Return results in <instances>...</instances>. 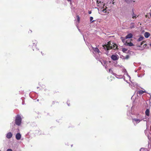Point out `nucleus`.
<instances>
[{
    "mask_svg": "<svg viewBox=\"0 0 151 151\" xmlns=\"http://www.w3.org/2000/svg\"><path fill=\"white\" fill-rule=\"evenodd\" d=\"M143 90H144L143 91L141 90L139 91H138L137 93L141 95V94H143L144 93H146L145 90H144V89H143Z\"/></svg>",
    "mask_w": 151,
    "mask_h": 151,
    "instance_id": "9b49d317",
    "label": "nucleus"
},
{
    "mask_svg": "<svg viewBox=\"0 0 151 151\" xmlns=\"http://www.w3.org/2000/svg\"><path fill=\"white\" fill-rule=\"evenodd\" d=\"M145 113L146 115L148 116H149L150 113V111L149 109H146V110L145 111Z\"/></svg>",
    "mask_w": 151,
    "mask_h": 151,
    "instance_id": "f3484780",
    "label": "nucleus"
},
{
    "mask_svg": "<svg viewBox=\"0 0 151 151\" xmlns=\"http://www.w3.org/2000/svg\"><path fill=\"white\" fill-rule=\"evenodd\" d=\"M121 38L122 40V41L124 43H124L126 42V41H125V40L126 39H125V38H124L123 37H121Z\"/></svg>",
    "mask_w": 151,
    "mask_h": 151,
    "instance_id": "aec40b11",
    "label": "nucleus"
},
{
    "mask_svg": "<svg viewBox=\"0 0 151 151\" xmlns=\"http://www.w3.org/2000/svg\"><path fill=\"white\" fill-rule=\"evenodd\" d=\"M127 80H129V78L128 77H126L125 80H127Z\"/></svg>",
    "mask_w": 151,
    "mask_h": 151,
    "instance_id": "7c9ffc66",
    "label": "nucleus"
},
{
    "mask_svg": "<svg viewBox=\"0 0 151 151\" xmlns=\"http://www.w3.org/2000/svg\"><path fill=\"white\" fill-rule=\"evenodd\" d=\"M133 35L132 33L128 34L125 37V39H129L132 37Z\"/></svg>",
    "mask_w": 151,
    "mask_h": 151,
    "instance_id": "9d476101",
    "label": "nucleus"
},
{
    "mask_svg": "<svg viewBox=\"0 0 151 151\" xmlns=\"http://www.w3.org/2000/svg\"><path fill=\"white\" fill-rule=\"evenodd\" d=\"M138 17V16H137L136 15L134 14V13H133L132 14V17L133 19H136Z\"/></svg>",
    "mask_w": 151,
    "mask_h": 151,
    "instance_id": "a211bd4d",
    "label": "nucleus"
},
{
    "mask_svg": "<svg viewBox=\"0 0 151 151\" xmlns=\"http://www.w3.org/2000/svg\"><path fill=\"white\" fill-rule=\"evenodd\" d=\"M122 51L124 53H127L128 52V50L127 49L123 48L122 49Z\"/></svg>",
    "mask_w": 151,
    "mask_h": 151,
    "instance_id": "6ab92c4d",
    "label": "nucleus"
},
{
    "mask_svg": "<svg viewBox=\"0 0 151 151\" xmlns=\"http://www.w3.org/2000/svg\"><path fill=\"white\" fill-rule=\"evenodd\" d=\"M150 17H151V13H150Z\"/></svg>",
    "mask_w": 151,
    "mask_h": 151,
    "instance_id": "f704fd0d",
    "label": "nucleus"
},
{
    "mask_svg": "<svg viewBox=\"0 0 151 151\" xmlns=\"http://www.w3.org/2000/svg\"><path fill=\"white\" fill-rule=\"evenodd\" d=\"M146 45L145 44L144 45H143L144 46V47H145L146 46Z\"/></svg>",
    "mask_w": 151,
    "mask_h": 151,
    "instance_id": "473e14b6",
    "label": "nucleus"
},
{
    "mask_svg": "<svg viewBox=\"0 0 151 151\" xmlns=\"http://www.w3.org/2000/svg\"><path fill=\"white\" fill-rule=\"evenodd\" d=\"M109 73H111L112 74H113L114 73H113V72H112V69H109Z\"/></svg>",
    "mask_w": 151,
    "mask_h": 151,
    "instance_id": "bb28decb",
    "label": "nucleus"
},
{
    "mask_svg": "<svg viewBox=\"0 0 151 151\" xmlns=\"http://www.w3.org/2000/svg\"><path fill=\"white\" fill-rule=\"evenodd\" d=\"M78 30H79V31H80V29H78Z\"/></svg>",
    "mask_w": 151,
    "mask_h": 151,
    "instance_id": "e433bc0d",
    "label": "nucleus"
},
{
    "mask_svg": "<svg viewBox=\"0 0 151 151\" xmlns=\"http://www.w3.org/2000/svg\"><path fill=\"white\" fill-rule=\"evenodd\" d=\"M140 151H147V150L145 148H142L140 149Z\"/></svg>",
    "mask_w": 151,
    "mask_h": 151,
    "instance_id": "393cba45",
    "label": "nucleus"
},
{
    "mask_svg": "<svg viewBox=\"0 0 151 151\" xmlns=\"http://www.w3.org/2000/svg\"><path fill=\"white\" fill-rule=\"evenodd\" d=\"M132 84L130 85L132 89H134V88H133V86L134 87L136 86V84L134 83H133L131 82Z\"/></svg>",
    "mask_w": 151,
    "mask_h": 151,
    "instance_id": "5701e85b",
    "label": "nucleus"
},
{
    "mask_svg": "<svg viewBox=\"0 0 151 151\" xmlns=\"http://www.w3.org/2000/svg\"><path fill=\"white\" fill-rule=\"evenodd\" d=\"M101 64L104 66H105L106 68V65L107 63V62L105 60H103L102 61H101Z\"/></svg>",
    "mask_w": 151,
    "mask_h": 151,
    "instance_id": "f8f14e48",
    "label": "nucleus"
},
{
    "mask_svg": "<svg viewBox=\"0 0 151 151\" xmlns=\"http://www.w3.org/2000/svg\"><path fill=\"white\" fill-rule=\"evenodd\" d=\"M127 56H127V58H128Z\"/></svg>",
    "mask_w": 151,
    "mask_h": 151,
    "instance_id": "c9c22d12",
    "label": "nucleus"
},
{
    "mask_svg": "<svg viewBox=\"0 0 151 151\" xmlns=\"http://www.w3.org/2000/svg\"><path fill=\"white\" fill-rule=\"evenodd\" d=\"M80 21V18L78 16H77L76 17V24H78Z\"/></svg>",
    "mask_w": 151,
    "mask_h": 151,
    "instance_id": "2eb2a0df",
    "label": "nucleus"
},
{
    "mask_svg": "<svg viewBox=\"0 0 151 151\" xmlns=\"http://www.w3.org/2000/svg\"><path fill=\"white\" fill-rule=\"evenodd\" d=\"M21 137V135L20 133H17L16 135V138L18 140H19Z\"/></svg>",
    "mask_w": 151,
    "mask_h": 151,
    "instance_id": "1a4fd4ad",
    "label": "nucleus"
},
{
    "mask_svg": "<svg viewBox=\"0 0 151 151\" xmlns=\"http://www.w3.org/2000/svg\"><path fill=\"white\" fill-rule=\"evenodd\" d=\"M12 136L13 134L11 132H9L6 134V137L9 139L12 138Z\"/></svg>",
    "mask_w": 151,
    "mask_h": 151,
    "instance_id": "6e6552de",
    "label": "nucleus"
},
{
    "mask_svg": "<svg viewBox=\"0 0 151 151\" xmlns=\"http://www.w3.org/2000/svg\"><path fill=\"white\" fill-rule=\"evenodd\" d=\"M111 58L113 60H116L118 59L119 56L117 54H113L111 56Z\"/></svg>",
    "mask_w": 151,
    "mask_h": 151,
    "instance_id": "423d86ee",
    "label": "nucleus"
},
{
    "mask_svg": "<svg viewBox=\"0 0 151 151\" xmlns=\"http://www.w3.org/2000/svg\"><path fill=\"white\" fill-rule=\"evenodd\" d=\"M116 67H119V68H122V72L123 73H124V76H122L123 78H124V80L125 81L127 82V83H128V82H127V80H125L126 77H128V78H129V80L130 81L131 77L128 75V73H127V71L122 66H121L120 65H116Z\"/></svg>",
    "mask_w": 151,
    "mask_h": 151,
    "instance_id": "7ed1b4c3",
    "label": "nucleus"
},
{
    "mask_svg": "<svg viewBox=\"0 0 151 151\" xmlns=\"http://www.w3.org/2000/svg\"><path fill=\"white\" fill-rule=\"evenodd\" d=\"M125 1L127 3H130L132 2H134V1L133 0H125Z\"/></svg>",
    "mask_w": 151,
    "mask_h": 151,
    "instance_id": "dca6fc26",
    "label": "nucleus"
},
{
    "mask_svg": "<svg viewBox=\"0 0 151 151\" xmlns=\"http://www.w3.org/2000/svg\"><path fill=\"white\" fill-rule=\"evenodd\" d=\"M134 24L133 23H132V26L130 27V28L132 29V28H134Z\"/></svg>",
    "mask_w": 151,
    "mask_h": 151,
    "instance_id": "cd10ccee",
    "label": "nucleus"
},
{
    "mask_svg": "<svg viewBox=\"0 0 151 151\" xmlns=\"http://www.w3.org/2000/svg\"><path fill=\"white\" fill-rule=\"evenodd\" d=\"M93 19V17H90V21L91 22H93L94 21H92Z\"/></svg>",
    "mask_w": 151,
    "mask_h": 151,
    "instance_id": "a878e982",
    "label": "nucleus"
},
{
    "mask_svg": "<svg viewBox=\"0 0 151 151\" xmlns=\"http://www.w3.org/2000/svg\"><path fill=\"white\" fill-rule=\"evenodd\" d=\"M99 14L102 15H107L109 13L107 10L106 9H104L103 8L99 10Z\"/></svg>",
    "mask_w": 151,
    "mask_h": 151,
    "instance_id": "39448f33",
    "label": "nucleus"
},
{
    "mask_svg": "<svg viewBox=\"0 0 151 151\" xmlns=\"http://www.w3.org/2000/svg\"><path fill=\"white\" fill-rule=\"evenodd\" d=\"M144 42L143 41L142 42H141L140 44H137V47H141V45H142V44Z\"/></svg>",
    "mask_w": 151,
    "mask_h": 151,
    "instance_id": "4be33fe9",
    "label": "nucleus"
},
{
    "mask_svg": "<svg viewBox=\"0 0 151 151\" xmlns=\"http://www.w3.org/2000/svg\"><path fill=\"white\" fill-rule=\"evenodd\" d=\"M127 115L128 116H131V113H130V111H129V112H127Z\"/></svg>",
    "mask_w": 151,
    "mask_h": 151,
    "instance_id": "c85d7f7f",
    "label": "nucleus"
},
{
    "mask_svg": "<svg viewBox=\"0 0 151 151\" xmlns=\"http://www.w3.org/2000/svg\"><path fill=\"white\" fill-rule=\"evenodd\" d=\"M113 75L118 78H123L122 76V75H117L116 74L114 73Z\"/></svg>",
    "mask_w": 151,
    "mask_h": 151,
    "instance_id": "ddd939ff",
    "label": "nucleus"
},
{
    "mask_svg": "<svg viewBox=\"0 0 151 151\" xmlns=\"http://www.w3.org/2000/svg\"><path fill=\"white\" fill-rule=\"evenodd\" d=\"M6 151H12V149H7Z\"/></svg>",
    "mask_w": 151,
    "mask_h": 151,
    "instance_id": "c756f323",
    "label": "nucleus"
},
{
    "mask_svg": "<svg viewBox=\"0 0 151 151\" xmlns=\"http://www.w3.org/2000/svg\"><path fill=\"white\" fill-rule=\"evenodd\" d=\"M92 49L91 50H92L93 53L94 55V56L97 59H99L101 54V52L100 51L98 48L97 47H93L91 46Z\"/></svg>",
    "mask_w": 151,
    "mask_h": 151,
    "instance_id": "f03ea898",
    "label": "nucleus"
},
{
    "mask_svg": "<svg viewBox=\"0 0 151 151\" xmlns=\"http://www.w3.org/2000/svg\"><path fill=\"white\" fill-rule=\"evenodd\" d=\"M144 37L143 36H140L139 38L138 39L137 41H140L142 40L144 38Z\"/></svg>",
    "mask_w": 151,
    "mask_h": 151,
    "instance_id": "412c9836",
    "label": "nucleus"
},
{
    "mask_svg": "<svg viewBox=\"0 0 151 151\" xmlns=\"http://www.w3.org/2000/svg\"><path fill=\"white\" fill-rule=\"evenodd\" d=\"M124 45L127 46H132L134 45V44L131 42H128V40H127L126 41V42L124 43Z\"/></svg>",
    "mask_w": 151,
    "mask_h": 151,
    "instance_id": "0eeeda50",
    "label": "nucleus"
},
{
    "mask_svg": "<svg viewBox=\"0 0 151 151\" xmlns=\"http://www.w3.org/2000/svg\"><path fill=\"white\" fill-rule=\"evenodd\" d=\"M144 36L146 38H148L150 36V34L148 32H145L144 34Z\"/></svg>",
    "mask_w": 151,
    "mask_h": 151,
    "instance_id": "4468645a",
    "label": "nucleus"
},
{
    "mask_svg": "<svg viewBox=\"0 0 151 151\" xmlns=\"http://www.w3.org/2000/svg\"><path fill=\"white\" fill-rule=\"evenodd\" d=\"M21 121L22 119L21 116L19 115H17L15 117V124L18 126H20L21 124Z\"/></svg>",
    "mask_w": 151,
    "mask_h": 151,
    "instance_id": "20e7f679",
    "label": "nucleus"
},
{
    "mask_svg": "<svg viewBox=\"0 0 151 151\" xmlns=\"http://www.w3.org/2000/svg\"><path fill=\"white\" fill-rule=\"evenodd\" d=\"M103 46L105 50H107L112 49L115 50L117 48L116 45L111 42H109L107 44L103 45Z\"/></svg>",
    "mask_w": 151,
    "mask_h": 151,
    "instance_id": "f257e3e1",
    "label": "nucleus"
},
{
    "mask_svg": "<svg viewBox=\"0 0 151 151\" xmlns=\"http://www.w3.org/2000/svg\"><path fill=\"white\" fill-rule=\"evenodd\" d=\"M68 1H71V0H68Z\"/></svg>",
    "mask_w": 151,
    "mask_h": 151,
    "instance_id": "72a5a7b5",
    "label": "nucleus"
},
{
    "mask_svg": "<svg viewBox=\"0 0 151 151\" xmlns=\"http://www.w3.org/2000/svg\"><path fill=\"white\" fill-rule=\"evenodd\" d=\"M36 44H37L36 42V41H35V42H34L33 43V46L32 47H36Z\"/></svg>",
    "mask_w": 151,
    "mask_h": 151,
    "instance_id": "b1692460",
    "label": "nucleus"
},
{
    "mask_svg": "<svg viewBox=\"0 0 151 151\" xmlns=\"http://www.w3.org/2000/svg\"><path fill=\"white\" fill-rule=\"evenodd\" d=\"M89 14H91V11H89L88 12Z\"/></svg>",
    "mask_w": 151,
    "mask_h": 151,
    "instance_id": "2f4dec72",
    "label": "nucleus"
}]
</instances>
